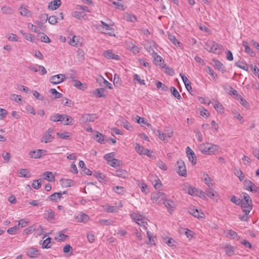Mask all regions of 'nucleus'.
I'll use <instances>...</instances> for the list:
<instances>
[{"label": "nucleus", "instance_id": "1", "mask_svg": "<svg viewBox=\"0 0 259 259\" xmlns=\"http://www.w3.org/2000/svg\"><path fill=\"white\" fill-rule=\"evenodd\" d=\"M244 198L241 200L240 205L242 211L245 213H249L252 208L253 204L250 197L246 193H244Z\"/></svg>", "mask_w": 259, "mask_h": 259}, {"label": "nucleus", "instance_id": "2", "mask_svg": "<svg viewBox=\"0 0 259 259\" xmlns=\"http://www.w3.org/2000/svg\"><path fill=\"white\" fill-rule=\"evenodd\" d=\"M199 150L204 154H211L219 150V146L210 143H206V145H201Z\"/></svg>", "mask_w": 259, "mask_h": 259}, {"label": "nucleus", "instance_id": "3", "mask_svg": "<svg viewBox=\"0 0 259 259\" xmlns=\"http://www.w3.org/2000/svg\"><path fill=\"white\" fill-rule=\"evenodd\" d=\"M207 50L214 54H219L222 52V46L214 41H209L206 43Z\"/></svg>", "mask_w": 259, "mask_h": 259}, {"label": "nucleus", "instance_id": "4", "mask_svg": "<svg viewBox=\"0 0 259 259\" xmlns=\"http://www.w3.org/2000/svg\"><path fill=\"white\" fill-rule=\"evenodd\" d=\"M35 231H38L37 235H41L42 233L44 232V229L41 226L37 224H35L29 227L26 228L24 230L23 234H30Z\"/></svg>", "mask_w": 259, "mask_h": 259}, {"label": "nucleus", "instance_id": "5", "mask_svg": "<svg viewBox=\"0 0 259 259\" xmlns=\"http://www.w3.org/2000/svg\"><path fill=\"white\" fill-rule=\"evenodd\" d=\"M176 168L177 169V172L179 175L183 177H186L187 175L186 168L184 162L180 160L177 162Z\"/></svg>", "mask_w": 259, "mask_h": 259}, {"label": "nucleus", "instance_id": "6", "mask_svg": "<svg viewBox=\"0 0 259 259\" xmlns=\"http://www.w3.org/2000/svg\"><path fill=\"white\" fill-rule=\"evenodd\" d=\"M98 118L96 114H84L80 118V121L81 123L93 122Z\"/></svg>", "mask_w": 259, "mask_h": 259}, {"label": "nucleus", "instance_id": "7", "mask_svg": "<svg viewBox=\"0 0 259 259\" xmlns=\"http://www.w3.org/2000/svg\"><path fill=\"white\" fill-rule=\"evenodd\" d=\"M186 153L192 164L193 165L196 164L197 162L196 156L193 151L189 147H187L186 148Z\"/></svg>", "mask_w": 259, "mask_h": 259}, {"label": "nucleus", "instance_id": "8", "mask_svg": "<svg viewBox=\"0 0 259 259\" xmlns=\"http://www.w3.org/2000/svg\"><path fill=\"white\" fill-rule=\"evenodd\" d=\"M65 78L64 74H60L52 76L50 81L53 84H57L63 81Z\"/></svg>", "mask_w": 259, "mask_h": 259}, {"label": "nucleus", "instance_id": "9", "mask_svg": "<svg viewBox=\"0 0 259 259\" xmlns=\"http://www.w3.org/2000/svg\"><path fill=\"white\" fill-rule=\"evenodd\" d=\"M53 132V128H49L45 133V135L42 137L41 142H45L46 143L52 142L54 139V137L52 136V133Z\"/></svg>", "mask_w": 259, "mask_h": 259}, {"label": "nucleus", "instance_id": "10", "mask_svg": "<svg viewBox=\"0 0 259 259\" xmlns=\"http://www.w3.org/2000/svg\"><path fill=\"white\" fill-rule=\"evenodd\" d=\"M163 203L169 212L172 213L175 210L176 205L174 201L169 199L165 200Z\"/></svg>", "mask_w": 259, "mask_h": 259}, {"label": "nucleus", "instance_id": "11", "mask_svg": "<svg viewBox=\"0 0 259 259\" xmlns=\"http://www.w3.org/2000/svg\"><path fill=\"white\" fill-rule=\"evenodd\" d=\"M216 192L214 191L210 187L206 189L205 190V192L204 193L202 191H200V195H201L200 197H202L204 196V194H205L208 197L212 199L213 198V196L215 195V193Z\"/></svg>", "mask_w": 259, "mask_h": 259}, {"label": "nucleus", "instance_id": "12", "mask_svg": "<svg viewBox=\"0 0 259 259\" xmlns=\"http://www.w3.org/2000/svg\"><path fill=\"white\" fill-rule=\"evenodd\" d=\"M26 254L30 257H36L38 254V250L34 247H30L27 249Z\"/></svg>", "mask_w": 259, "mask_h": 259}, {"label": "nucleus", "instance_id": "13", "mask_svg": "<svg viewBox=\"0 0 259 259\" xmlns=\"http://www.w3.org/2000/svg\"><path fill=\"white\" fill-rule=\"evenodd\" d=\"M224 89L230 95L235 97L238 96L237 91L234 90L232 87L227 85H223Z\"/></svg>", "mask_w": 259, "mask_h": 259}, {"label": "nucleus", "instance_id": "14", "mask_svg": "<svg viewBox=\"0 0 259 259\" xmlns=\"http://www.w3.org/2000/svg\"><path fill=\"white\" fill-rule=\"evenodd\" d=\"M154 58V63L156 65H159L162 67H163L164 65V60L157 54H155L153 57Z\"/></svg>", "mask_w": 259, "mask_h": 259}, {"label": "nucleus", "instance_id": "15", "mask_svg": "<svg viewBox=\"0 0 259 259\" xmlns=\"http://www.w3.org/2000/svg\"><path fill=\"white\" fill-rule=\"evenodd\" d=\"M81 38L79 36L74 35L73 36L72 38L70 40L69 44L72 46L77 47L79 45L81 44V42L80 40Z\"/></svg>", "mask_w": 259, "mask_h": 259}, {"label": "nucleus", "instance_id": "16", "mask_svg": "<svg viewBox=\"0 0 259 259\" xmlns=\"http://www.w3.org/2000/svg\"><path fill=\"white\" fill-rule=\"evenodd\" d=\"M61 5V0H54L49 3L48 8L52 10H55L58 9Z\"/></svg>", "mask_w": 259, "mask_h": 259}, {"label": "nucleus", "instance_id": "17", "mask_svg": "<svg viewBox=\"0 0 259 259\" xmlns=\"http://www.w3.org/2000/svg\"><path fill=\"white\" fill-rule=\"evenodd\" d=\"M61 185L64 187H71L74 185V182L70 179H62L61 180Z\"/></svg>", "mask_w": 259, "mask_h": 259}, {"label": "nucleus", "instance_id": "18", "mask_svg": "<svg viewBox=\"0 0 259 259\" xmlns=\"http://www.w3.org/2000/svg\"><path fill=\"white\" fill-rule=\"evenodd\" d=\"M117 122L118 124H120L121 126H123L127 130L131 131L133 128L130 123L126 120H119L117 121Z\"/></svg>", "mask_w": 259, "mask_h": 259}, {"label": "nucleus", "instance_id": "19", "mask_svg": "<svg viewBox=\"0 0 259 259\" xmlns=\"http://www.w3.org/2000/svg\"><path fill=\"white\" fill-rule=\"evenodd\" d=\"M131 217L132 219H133L136 222L141 221V223H146V225H147V224L146 223L147 219L145 218L144 217H143L142 215L135 213L134 214H132Z\"/></svg>", "mask_w": 259, "mask_h": 259}, {"label": "nucleus", "instance_id": "20", "mask_svg": "<svg viewBox=\"0 0 259 259\" xmlns=\"http://www.w3.org/2000/svg\"><path fill=\"white\" fill-rule=\"evenodd\" d=\"M105 89L99 88L94 91L93 94L97 98L104 97H105Z\"/></svg>", "mask_w": 259, "mask_h": 259}, {"label": "nucleus", "instance_id": "21", "mask_svg": "<svg viewBox=\"0 0 259 259\" xmlns=\"http://www.w3.org/2000/svg\"><path fill=\"white\" fill-rule=\"evenodd\" d=\"M213 66L222 73H225L226 70L225 69L224 65L219 60H213Z\"/></svg>", "mask_w": 259, "mask_h": 259}, {"label": "nucleus", "instance_id": "22", "mask_svg": "<svg viewBox=\"0 0 259 259\" xmlns=\"http://www.w3.org/2000/svg\"><path fill=\"white\" fill-rule=\"evenodd\" d=\"M89 219V216L85 213L79 214L76 217V220L77 222H87Z\"/></svg>", "mask_w": 259, "mask_h": 259}, {"label": "nucleus", "instance_id": "23", "mask_svg": "<svg viewBox=\"0 0 259 259\" xmlns=\"http://www.w3.org/2000/svg\"><path fill=\"white\" fill-rule=\"evenodd\" d=\"M43 151L45 152V151L41 149H38L37 151H31L29 153V155L31 158L35 159L38 158L41 156V154Z\"/></svg>", "mask_w": 259, "mask_h": 259}, {"label": "nucleus", "instance_id": "24", "mask_svg": "<svg viewBox=\"0 0 259 259\" xmlns=\"http://www.w3.org/2000/svg\"><path fill=\"white\" fill-rule=\"evenodd\" d=\"M114 175L122 178H126L128 177V174L125 170L118 169L115 171Z\"/></svg>", "mask_w": 259, "mask_h": 259}, {"label": "nucleus", "instance_id": "25", "mask_svg": "<svg viewBox=\"0 0 259 259\" xmlns=\"http://www.w3.org/2000/svg\"><path fill=\"white\" fill-rule=\"evenodd\" d=\"M242 46L245 48V51L247 54H249L251 56H255V53L253 50L248 46V43L246 41L242 42Z\"/></svg>", "mask_w": 259, "mask_h": 259}, {"label": "nucleus", "instance_id": "26", "mask_svg": "<svg viewBox=\"0 0 259 259\" xmlns=\"http://www.w3.org/2000/svg\"><path fill=\"white\" fill-rule=\"evenodd\" d=\"M104 56L108 59H112L115 60H118L119 57L118 55H115L112 53L111 50L105 51L104 53Z\"/></svg>", "mask_w": 259, "mask_h": 259}, {"label": "nucleus", "instance_id": "27", "mask_svg": "<svg viewBox=\"0 0 259 259\" xmlns=\"http://www.w3.org/2000/svg\"><path fill=\"white\" fill-rule=\"evenodd\" d=\"M62 193L60 192H56L52 194L49 197V199L51 201H57L58 199L62 197Z\"/></svg>", "mask_w": 259, "mask_h": 259}, {"label": "nucleus", "instance_id": "28", "mask_svg": "<svg viewBox=\"0 0 259 259\" xmlns=\"http://www.w3.org/2000/svg\"><path fill=\"white\" fill-rule=\"evenodd\" d=\"M19 172V176L20 177L29 178L31 177L30 172L27 169H20Z\"/></svg>", "mask_w": 259, "mask_h": 259}, {"label": "nucleus", "instance_id": "29", "mask_svg": "<svg viewBox=\"0 0 259 259\" xmlns=\"http://www.w3.org/2000/svg\"><path fill=\"white\" fill-rule=\"evenodd\" d=\"M45 218L49 221H52L54 219L55 212L51 209H48L45 213Z\"/></svg>", "mask_w": 259, "mask_h": 259}, {"label": "nucleus", "instance_id": "30", "mask_svg": "<svg viewBox=\"0 0 259 259\" xmlns=\"http://www.w3.org/2000/svg\"><path fill=\"white\" fill-rule=\"evenodd\" d=\"M74 82H75L74 86L77 89L82 91H84L87 89L86 84L82 83L80 81L78 80H74Z\"/></svg>", "mask_w": 259, "mask_h": 259}, {"label": "nucleus", "instance_id": "31", "mask_svg": "<svg viewBox=\"0 0 259 259\" xmlns=\"http://www.w3.org/2000/svg\"><path fill=\"white\" fill-rule=\"evenodd\" d=\"M20 14L23 16L29 17L31 16V13L25 8L21 6L20 7Z\"/></svg>", "mask_w": 259, "mask_h": 259}, {"label": "nucleus", "instance_id": "32", "mask_svg": "<svg viewBox=\"0 0 259 259\" xmlns=\"http://www.w3.org/2000/svg\"><path fill=\"white\" fill-rule=\"evenodd\" d=\"M188 193L191 195H198L200 194L199 191L196 188L189 186L188 188Z\"/></svg>", "mask_w": 259, "mask_h": 259}, {"label": "nucleus", "instance_id": "33", "mask_svg": "<svg viewBox=\"0 0 259 259\" xmlns=\"http://www.w3.org/2000/svg\"><path fill=\"white\" fill-rule=\"evenodd\" d=\"M1 11L3 14H7V15H11L14 12L13 9L11 7H9V6L3 7L1 9Z\"/></svg>", "mask_w": 259, "mask_h": 259}, {"label": "nucleus", "instance_id": "34", "mask_svg": "<svg viewBox=\"0 0 259 259\" xmlns=\"http://www.w3.org/2000/svg\"><path fill=\"white\" fill-rule=\"evenodd\" d=\"M44 176L45 177V179L48 180L50 182H54L55 181V177L53 173L51 171H46L44 173Z\"/></svg>", "mask_w": 259, "mask_h": 259}, {"label": "nucleus", "instance_id": "35", "mask_svg": "<svg viewBox=\"0 0 259 259\" xmlns=\"http://www.w3.org/2000/svg\"><path fill=\"white\" fill-rule=\"evenodd\" d=\"M190 213L194 215L195 217H197L198 218H202L203 217L202 215H204L203 213L202 212H199L198 209H192L190 211Z\"/></svg>", "mask_w": 259, "mask_h": 259}, {"label": "nucleus", "instance_id": "36", "mask_svg": "<svg viewBox=\"0 0 259 259\" xmlns=\"http://www.w3.org/2000/svg\"><path fill=\"white\" fill-rule=\"evenodd\" d=\"M214 108L218 113H224V107L223 105L218 101H217L214 105Z\"/></svg>", "mask_w": 259, "mask_h": 259}, {"label": "nucleus", "instance_id": "37", "mask_svg": "<svg viewBox=\"0 0 259 259\" xmlns=\"http://www.w3.org/2000/svg\"><path fill=\"white\" fill-rule=\"evenodd\" d=\"M51 238L50 237H49L48 238H47L46 239H45L43 242H42V247L43 248H49L51 247L52 246V243H51Z\"/></svg>", "mask_w": 259, "mask_h": 259}, {"label": "nucleus", "instance_id": "38", "mask_svg": "<svg viewBox=\"0 0 259 259\" xmlns=\"http://www.w3.org/2000/svg\"><path fill=\"white\" fill-rule=\"evenodd\" d=\"M112 190L118 194H123L125 191L124 188L121 186L113 187Z\"/></svg>", "mask_w": 259, "mask_h": 259}, {"label": "nucleus", "instance_id": "39", "mask_svg": "<svg viewBox=\"0 0 259 259\" xmlns=\"http://www.w3.org/2000/svg\"><path fill=\"white\" fill-rule=\"evenodd\" d=\"M205 71L207 73L210 74L212 78L215 80L218 78V75L214 72V71L209 66L206 67Z\"/></svg>", "mask_w": 259, "mask_h": 259}, {"label": "nucleus", "instance_id": "40", "mask_svg": "<svg viewBox=\"0 0 259 259\" xmlns=\"http://www.w3.org/2000/svg\"><path fill=\"white\" fill-rule=\"evenodd\" d=\"M225 248L226 252L228 256H230L234 254V248L233 246L227 245L225 246Z\"/></svg>", "mask_w": 259, "mask_h": 259}, {"label": "nucleus", "instance_id": "41", "mask_svg": "<svg viewBox=\"0 0 259 259\" xmlns=\"http://www.w3.org/2000/svg\"><path fill=\"white\" fill-rule=\"evenodd\" d=\"M235 64L238 67L245 71H248V66L246 63L241 61H238L236 62Z\"/></svg>", "mask_w": 259, "mask_h": 259}, {"label": "nucleus", "instance_id": "42", "mask_svg": "<svg viewBox=\"0 0 259 259\" xmlns=\"http://www.w3.org/2000/svg\"><path fill=\"white\" fill-rule=\"evenodd\" d=\"M170 92L172 95L178 100L181 99V96L177 90L174 87L170 88Z\"/></svg>", "mask_w": 259, "mask_h": 259}, {"label": "nucleus", "instance_id": "43", "mask_svg": "<svg viewBox=\"0 0 259 259\" xmlns=\"http://www.w3.org/2000/svg\"><path fill=\"white\" fill-rule=\"evenodd\" d=\"M107 21L108 22V23L107 24L108 26L102 27L101 30L103 31V32H106L107 31H112V28L111 27V26L114 25V23L110 20H108Z\"/></svg>", "mask_w": 259, "mask_h": 259}, {"label": "nucleus", "instance_id": "44", "mask_svg": "<svg viewBox=\"0 0 259 259\" xmlns=\"http://www.w3.org/2000/svg\"><path fill=\"white\" fill-rule=\"evenodd\" d=\"M96 139L97 142H98L100 144H103L104 141V136L101 133L97 132V134L96 135Z\"/></svg>", "mask_w": 259, "mask_h": 259}, {"label": "nucleus", "instance_id": "45", "mask_svg": "<svg viewBox=\"0 0 259 259\" xmlns=\"http://www.w3.org/2000/svg\"><path fill=\"white\" fill-rule=\"evenodd\" d=\"M121 80L119 77V76L116 74L114 75V85L115 87H118L121 85Z\"/></svg>", "mask_w": 259, "mask_h": 259}, {"label": "nucleus", "instance_id": "46", "mask_svg": "<svg viewBox=\"0 0 259 259\" xmlns=\"http://www.w3.org/2000/svg\"><path fill=\"white\" fill-rule=\"evenodd\" d=\"M135 149L137 152L139 153L140 155L143 154L146 149L143 146H141L139 144H136Z\"/></svg>", "mask_w": 259, "mask_h": 259}, {"label": "nucleus", "instance_id": "47", "mask_svg": "<svg viewBox=\"0 0 259 259\" xmlns=\"http://www.w3.org/2000/svg\"><path fill=\"white\" fill-rule=\"evenodd\" d=\"M168 38L171 42H172L176 46L179 45L180 44V41L176 39V37L174 35L172 34H169L168 35Z\"/></svg>", "mask_w": 259, "mask_h": 259}, {"label": "nucleus", "instance_id": "48", "mask_svg": "<svg viewBox=\"0 0 259 259\" xmlns=\"http://www.w3.org/2000/svg\"><path fill=\"white\" fill-rule=\"evenodd\" d=\"M156 85L157 88L158 89H161V91H165L167 90L168 88L164 84L162 83L161 82L157 81L156 83Z\"/></svg>", "mask_w": 259, "mask_h": 259}, {"label": "nucleus", "instance_id": "49", "mask_svg": "<svg viewBox=\"0 0 259 259\" xmlns=\"http://www.w3.org/2000/svg\"><path fill=\"white\" fill-rule=\"evenodd\" d=\"M50 92L55 96V99L60 98L63 96V95L58 92L55 89H51L50 91Z\"/></svg>", "mask_w": 259, "mask_h": 259}, {"label": "nucleus", "instance_id": "50", "mask_svg": "<svg viewBox=\"0 0 259 259\" xmlns=\"http://www.w3.org/2000/svg\"><path fill=\"white\" fill-rule=\"evenodd\" d=\"M18 229V226L16 225L14 227L9 228L7 230V232L9 234L15 235L17 233V231Z\"/></svg>", "mask_w": 259, "mask_h": 259}, {"label": "nucleus", "instance_id": "51", "mask_svg": "<svg viewBox=\"0 0 259 259\" xmlns=\"http://www.w3.org/2000/svg\"><path fill=\"white\" fill-rule=\"evenodd\" d=\"M41 179H39L33 181L32 183V187L35 189H38L41 186Z\"/></svg>", "mask_w": 259, "mask_h": 259}, {"label": "nucleus", "instance_id": "52", "mask_svg": "<svg viewBox=\"0 0 259 259\" xmlns=\"http://www.w3.org/2000/svg\"><path fill=\"white\" fill-rule=\"evenodd\" d=\"M164 194L161 192L153 193L151 195V199L153 200L157 201L162 195Z\"/></svg>", "mask_w": 259, "mask_h": 259}, {"label": "nucleus", "instance_id": "53", "mask_svg": "<svg viewBox=\"0 0 259 259\" xmlns=\"http://www.w3.org/2000/svg\"><path fill=\"white\" fill-rule=\"evenodd\" d=\"M46 15L48 16L47 14H46ZM47 19L50 24L53 25L56 24L57 22V18L55 16H51L49 17H47Z\"/></svg>", "mask_w": 259, "mask_h": 259}, {"label": "nucleus", "instance_id": "54", "mask_svg": "<svg viewBox=\"0 0 259 259\" xmlns=\"http://www.w3.org/2000/svg\"><path fill=\"white\" fill-rule=\"evenodd\" d=\"M11 99L14 101H15L17 103H19L21 101L22 99L20 95H18L16 94H12L11 95Z\"/></svg>", "mask_w": 259, "mask_h": 259}, {"label": "nucleus", "instance_id": "55", "mask_svg": "<svg viewBox=\"0 0 259 259\" xmlns=\"http://www.w3.org/2000/svg\"><path fill=\"white\" fill-rule=\"evenodd\" d=\"M235 175L242 181L244 178V175L240 169H237L235 172Z\"/></svg>", "mask_w": 259, "mask_h": 259}, {"label": "nucleus", "instance_id": "56", "mask_svg": "<svg viewBox=\"0 0 259 259\" xmlns=\"http://www.w3.org/2000/svg\"><path fill=\"white\" fill-rule=\"evenodd\" d=\"M68 236L65 235L63 233H59V237H56L55 239L58 240L59 242H62L68 239Z\"/></svg>", "mask_w": 259, "mask_h": 259}, {"label": "nucleus", "instance_id": "57", "mask_svg": "<svg viewBox=\"0 0 259 259\" xmlns=\"http://www.w3.org/2000/svg\"><path fill=\"white\" fill-rule=\"evenodd\" d=\"M20 32L25 37L27 40L33 41L32 36L31 34L28 33H25L23 30H20Z\"/></svg>", "mask_w": 259, "mask_h": 259}, {"label": "nucleus", "instance_id": "58", "mask_svg": "<svg viewBox=\"0 0 259 259\" xmlns=\"http://www.w3.org/2000/svg\"><path fill=\"white\" fill-rule=\"evenodd\" d=\"M157 165L159 168L163 170H166L167 168L165 163L161 160L157 162Z\"/></svg>", "mask_w": 259, "mask_h": 259}, {"label": "nucleus", "instance_id": "59", "mask_svg": "<svg viewBox=\"0 0 259 259\" xmlns=\"http://www.w3.org/2000/svg\"><path fill=\"white\" fill-rule=\"evenodd\" d=\"M57 136L63 139H67L70 137V133L67 132H64L63 133H58Z\"/></svg>", "mask_w": 259, "mask_h": 259}, {"label": "nucleus", "instance_id": "60", "mask_svg": "<svg viewBox=\"0 0 259 259\" xmlns=\"http://www.w3.org/2000/svg\"><path fill=\"white\" fill-rule=\"evenodd\" d=\"M8 114V112L6 109L0 108V120H3Z\"/></svg>", "mask_w": 259, "mask_h": 259}, {"label": "nucleus", "instance_id": "61", "mask_svg": "<svg viewBox=\"0 0 259 259\" xmlns=\"http://www.w3.org/2000/svg\"><path fill=\"white\" fill-rule=\"evenodd\" d=\"M249 213H245L244 215L239 214L238 215L239 219L244 222H247L249 219V216L248 215Z\"/></svg>", "mask_w": 259, "mask_h": 259}, {"label": "nucleus", "instance_id": "62", "mask_svg": "<svg viewBox=\"0 0 259 259\" xmlns=\"http://www.w3.org/2000/svg\"><path fill=\"white\" fill-rule=\"evenodd\" d=\"M2 156L6 162H9L11 158V155L9 153L4 151L2 153Z\"/></svg>", "mask_w": 259, "mask_h": 259}, {"label": "nucleus", "instance_id": "63", "mask_svg": "<svg viewBox=\"0 0 259 259\" xmlns=\"http://www.w3.org/2000/svg\"><path fill=\"white\" fill-rule=\"evenodd\" d=\"M244 186L246 187V189L249 191V187H250L252 188L253 186H254V184L250 180H245Z\"/></svg>", "mask_w": 259, "mask_h": 259}, {"label": "nucleus", "instance_id": "64", "mask_svg": "<svg viewBox=\"0 0 259 259\" xmlns=\"http://www.w3.org/2000/svg\"><path fill=\"white\" fill-rule=\"evenodd\" d=\"M227 236L230 238L235 239L237 237V233L235 231L230 230L229 231Z\"/></svg>", "mask_w": 259, "mask_h": 259}]
</instances>
